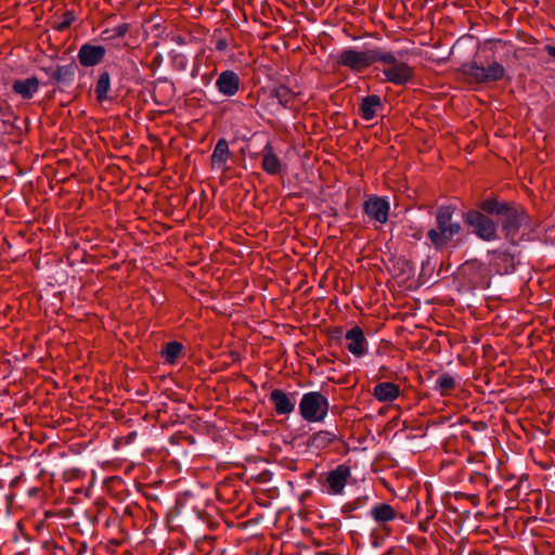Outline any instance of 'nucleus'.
I'll use <instances>...</instances> for the list:
<instances>
[{"mask_svg": "<svg viewBox=\"0 0 555 555\" xmlns=\"http://www.w3.org/2000/svg\"><path fill=\"white\" fill-rule=\"evenodd\" d=\"M507 208L508 206L505 203H500L496 199H487L481 204L482 210L498 216H502L504 212H506Z\"/></svg>", "mask_w": 555, "mask_h": 555, "instance_id": "b1692460", "label": "nucleus"}, {"mask_svg": "<svg viewBox=\"0 0 555 555\" xmlns=\"http://www.w3.org/2000/svg\"><path fill=\"white\" fill-rule=\"evenodd\" d=\"M545 50L550 56L555 57V46H546Z\"/></svg>", "mask_w": 555, "mask_h": 555, "instance_id": "72a5a7b5", "label": "nucleus"}, {"mask_svg": "<svg viewBox=\"0 0 555 555\" xmlns=\"http://www.w3.org/2000/svg\"><path fill=\"white\" fill-rule=\"evenodd\" d=\"M330 409L327 398L319 391L302 395L299 402V413L309 423L322 422Z\"/></svg>", "mask_w": 555, "mask_h": 555, "instance_id": "20e7f679", "label": "nucleus"}, {"mask_svg": "<svg viewBox=\"0 0 555 555\" xmlns=\"http://www.w3.org/2000/svg\"><path fill=\"white\" fill-rule=\"evenodd\" d=\"M105 53L106 51L102 46L85 43L78 51V61L85 67H92L103 61Z\"/></svg>", "mask_w": 555, "mask_h": 555, "instance_id": "9d476101", "label": "nucleus"}, {"mask_svg": "<svg viewBox=\"0 0 555 555\" xmlns=\"http://www.w3.org/2000/svg\"><path fill=\"white\" fill-rule=\"evenodd\" d=\"M382 59L378 50L358 51L353 48L343 50L337 56V63L353 72H361Z\"/></svg>", "mask_w": 555, "mask_h": 555, "instance_id": "39448f33", "label": "nucleus"}, {"mask_svg": "<svg viewBox=\"0 0 555 555\" xmlns=\"http://www.w3.org/2000/svg\"><path fill=\"white\" fill-rule=\"evenodd\" d=\"M216 50L222 52L224 51L227 48H228V41L227 39L224 38H219L217 41H216Z\"/></svg>", "mask_w": 555, "mask_h": 555, "instance_id": "c85d7f7f", "label": "nucleus"}, {"mask_svg": "<svg viewBox=\"0 0 555 555\" xmlns=\"http://www.w3.org/2000/svg\"><path fill=\"white\" fill-rule=\"evenodd\" d=\"M129 31V24L122 23L113 28L104 29L101 34L102 40L111 41L119 38H124Z\"/></svg>", "mask_w": 555, "mask_h": 555, "instance_id": "5701e85b", "label": "nucleus"}, {"mask_svg": "<svg viewBox=\"0 0 555 555\" xmlns=\"http://www.w3.org/2000/svg\"><path fill=\"white\" fill-rule=\"evenodd\" d=\"M395 400H403L400 386L392 382H384V415L398 406V404H392Z\"/></svg>", "mask_w": 555, "mask_h": 555, "instance_id": "dca6fc26", "label": "nucleus"}, {"mask_svg": "<svg viewBox=\"0 0 555 555\" xmlns=\"http://www.w3.org/2000/svg\"><path fill=\"white\" fill-rule=\"evenodd\" d=\"M241 86V79L234 70H223L220 73L216 80V88L219 93L224 96L231 98L235 95Z\"/></svg>", "mask_w": 555, "mask_h": 555, "instance_id": "6e6552de", "label": "nucleus"}, {"mask_svg": "<svg viewBox=\"0 0 555 555\" xmlns=\"http://www.w3.org/2000/svg\"><path fill=\"white\" fill-rule=\"evenodd\" d=\"M380 105V98L378 95H369L362 100L361 116L365 120H371L375 117L376 108Z\"/></svg>", "mask_w": 555, "mask_h": 555, "instance_id": "6ab92c4d", "label": "nucleus"}, {"mask_svg": "<svg viewBox=\"0 0 555 555\" xmlns=\"http://www.w3.org/2000/svg\"><path fill=\"white\" fill-rule=\"evenodd\" d=\"M464 221L473 229V233L480 240L491 242L496 238V224L493 220L478 210H468Z\"/></svg>", "mask_w": 555, "mask_h": 555, "instance_id": "423d86ee", "label": "nucleus"}, {"mask_svg": "<svg viewBox=\"0 0 555 555\" xmlns=\"http://www.w3.org/2000/svg\"><path fill=\"white\" fill-rule=\"evenodd\" d=\"M229 143L225 139H219L214 147L211 154V167L214 169H220L227 171L229 169L228 162L230 159Z\"/></svg>", "mask_w": 555, "mask_h": 555, "instance_id": "ddd939ff", "label": "nucleus"}, {"mask_svg": "<svg viewBox=\"0 0 555 555\" xmlns=\"http://www.w3.org/2000/svg\"><path fill=\"white\" fill-rule=\"evenodd\" d=\"M374 397L378 401H382V384H376L375 385V387H374Z\"/></svg>", "mask_w": 555, "mask_h": 555, "instance_id": "473e14b6", "label": "nucleus"}, {"mask_svg": "<svg viewBox=\"0 0 555 555\" xmlns=\"http://www.w3.org/2000/svg\"><path fill=\"white\" fill-rule=\"evenodd\" d=\"M391 263L390 272L395 278H400L402 281H405L412 276L413 267L406 259H391Z\"/></svg>", "mask_w": 555, "mask_h": 555, "instance_id": "a211bd4d", "label": "nucleus"}, {"mask_svg": "<svg viewBox=\"0 0 555 555\" xmlns=\"http://www.w3.org/2000/svg\"><path fill=\"white\" fill-rule=\"evenodd\" d=\"M383 530H384V534L386 533V526L384 525L383 527Z\"/></svg>", "mask_w": 555, "mask_h": 555, "instance_id": "c9c22d12", "label": "nucleus"}, {"mask_svg": "<svg viewBox=\"0 0 555 555\" xmlns=\"http://www.w3.org/2000/svg\"><path fill=\"white\" fill-rule=\"evenodd\" d=\"M408 49L384 51V77L396 85H404L413 76V68L405 56Z\"/></svg>", "mask_w": 555, "mask_h": 555, "instance_id": "f03ea898", "label": "nucleus"}, {"mask_svg": "<svg viewBox=\"0 0 555 555\" xmlns=\"http://www.w3.org/2000/svg\"><path fill=\"white\" fill-rule=\"evenodd\" d=\"M365 214L369 218L382 222V198L372 197L364 204Z\"/></svg>", "mask_w": 555, "mask_h": 555, "instance_id": "4be33fe9", "label": "nucleus"}, {"mask_svg": "<svg viewBox=\"0 0 555 555\" xmlns=\"http://www.w3.org/2000/svg\"><path fill=\"white\" fill-rule=\"evenodd\" d=\"M399 513L396 506L384 503V522L395 520Z\"/></svg>", "mask_w": 555, "mask_h": 555, "instance_id": "a878e982", "label": "nucleus"}, {"mask_svg": "<svg viewBox=\"0 0 555 555\" xmlns=\"http://www.w3.org/2000/svg\"><path fill=\"white\" fill-rule=\"evenodd\" d=\"M332 439H333V435L327 431H320V433L315 434L313 437V440L315 442L331 441Z\"/></svg>", "mask_w": 555, "mask_h": 555, "instance_id": "bb28decb", "label": "nucleus"}, {"mask_svg": "<svg viewBox=\"0 0 555 555\" xmlns=\"http://www.w3.org/2000/svg\"><path fill=\"white\" fill-rule=\"evenodd\" d=\"M74 21V17L72 13H67L65 18L57 25L59 30H64L65 28L69 27L72 22Z\"/></svg>", "mask_w": 555, "mask_h": 555, "instance_id": "cd10ccee", "label": "nucleus"}, {"mask_svg": "<svg viewBox=\"0 0 555 555\" xmlns=\"http://www.w3.org/2000/svg\"><path fill=\"white\" fill-rule=\"evenodd\" d=\"M454 207L451 205L441 206L436 214L437 227L427 232V238L430 245L436 249L442 250L449 246L454 236L462 231V225L453 221Z\"/></svg>", "mask_w": 555, "mask_h": 555, "instance_id": "f257e3e1", "label": "nucleus"}, {"mask_svg": "<svg viewBox=\"0 0 555 555\" xmlns=\"http://www.w3.org/2000/svg\"><path fill=\"white\" fill-rule=\"evenodd\" d=\"M372 514L376 521H382V504L374 506Z\"/></svg>", "mask_w": 555, "mask_h": 555, "instance_id": "c756f323", "label": "nucleus"}, {"mask_svg": "<svg viewBox=\"0 0 555 555\" xmlns=\"http://www.w3.org/2000/svg\"><path fill=\"white\" fill-rule=\"evenodd\" d=\"M371 543L374 547H377L379 545V537H378V532L376 530H374L371 534Z\"/></svg>", "mask_w": 555, "mask_h": 555, "instance_id": "2f4dec72", "label": "nucleus"}, {"mask_svg": "<svg viewBox=\"0 0 555 555\" xmlns=\"http://www.w3.org/2000/svg\"><path fill=\"white\" fill-rule=\"evenodd\" d=\"M383 205H384V223H385L386 220H387V214H388V211L390 209V203H389V201L387 199L386 196H384Z\"/></svg>", "mask_w": 555, "mask_h": 555, "instance_id": "7c9ffc66", "label": "nucleus"}, {"mask_svg": "<svg viewBox=\"0 0 555 555\" xmlns=\"http://www.w3.org/2000/svg\"><path fill=\"white\" fill-rule=\"evenodd\" d=\"M351 477V468L347 464H339L327 473L323 483V491L330 495H341Z\"/></svg>", "mask_w": 555, "mask_h": 555, "instance_id": "0eeeda50", "label": "nucleus"}, {"mask_svg": "<svg viewBox=\"0 0 555 555\" xmlns=\"http://www.w3.org/2000/svg\"><path fill=\"white\" fill-rule=\"evenodd\" d=\"M454 386L455 378L449 373H443L436 379V389H438L442 395L453 389Z\"/></svg>", "mask_w": 555, "mask_h": 555, "instance_id": "393cba45", "label": "nucleus"}, {"mask_svg": "<svg viewBox=\"0 0 555 555\" xmlns=\"http://www.w3.org/2000/svg\"><path fill=\"white\" fill-rule=\"evenodd\" d=\"M272 95L283 107L291 106L296 98V93L284 85L275 87L272 90Z\"/></svg>", "mask_w": 555, "mask_h": 555, "instance_id": "aec40b11", "label": "nucleus"}, {"mask_svg": "<svg viewBox=\"0 0 555 555\" xmlns=\"http://www.w3.org/2000/svg\"><path fill=\"white\" fill-rule=\"evenodd\" d=\"M111 90V77L107 72L100 74L99 79L95 83L94 94L100 103L109 100L108 92Z\"/></svg>", "mask_w": 555, "mask_h": 555, "instance_id": "f3484780", "label": "nucleus"}, {"mask_svg": "<svg viewBox=\"0 0 555 555\" xmlns=\"http://www.w3.org/2000/svg\"><path fill=\"white\" fill-rule=\"evenodd\" d=\"M40 82L36 77L16 79L12 83V90L23 100H30L39 91Z\"/></svg>", "mask_w": 555, "mask_h": 555, "instance_id": "4468645a", "label": "nucleus"}, {"mask_svg": "<svg viewBox=\"0 0 555 555\" xmlns=\"http://www.w3.org/2000/svg\"><path fill=\"white\" fill-rule=\"evenodd\" d=\"M183 346L178 341H170L162 350V357L166 363L173 364L182 352Z\"/></svg>", "mask_w": 555, "mask_h": 555, "instance_id": "412c9836", "label": "nucleus"}, {"mask_svg": "<svg viewBox=\"0 0 555 555\" xmlns=\"http://www.w3.org/2000/svg\"><path fill=\"white\" fill-rule=\"evenodd\" d=\"M262 169L271 176L278 175L282 170V163L279 156L274 153V149L271 143H267L263 147Z\"/></svg>", "mask_w": 555, "mask_h": 555, "instance_id": "2eb2a0df", "label": "nucleus"}, {"mask_svg": "<svg viewBox=\"0 0 555 555\" xmlns=\"http://www.w3.org/2000/svg\"><path fill=\"white\" fill-rule=\"evenodd\" d=\"M502 217L503 229L505 230L506 235L511 237H513L521 227L527 225L529 221L528 215L511 207L506 209V212H504Z\"/></svg>", "mask_w": 555, "mask_h": 555, "instance_id": "1a4fd4ad", "label": "nucleus"}, {"mask_svg": "<svg viewBox=\"0 0 555 555\" xmlns=\"http://www.w3.org/2000/svg\"><path fill=\"white\" fill-rule=\"evenodd\" d=\"M384 488H387L389 491H392L390 488L387 487L386 482H383Z\"/></svg>", "mask_w": 555, "mask_h": 555, "instance_id": "f704fd0d", "label": "nucleus"}, {"mask_svg": "<svg viewBox=\"0 0 555 555\" xmlns=\"http://www.w3.org/2000/svg\"><path fill=\"white\" fill-rule=\"evenodd\" d=\"M269 400L278 415H288L295 410V401L281 389H273Z\"/></svg>", "mask_w": 555, "mask_h": 555, "instance_id": "f8f14e48", "label": "nucleus"}, {"mask_svg": "<svg viewBox=\"0 0 555 555\" xmlns=\"http://www.w3.org/2000/svg\"><path fill=\"white\" fill-rule=\"evenodd\" d=\"M461 70L469 81L476 83L496 82L506 75L504 65L494 60L488 61L486 64L470 61L463 64Z\"/></svg>", "mask_w": 555, "mask_h": 555, "instance_id": "7ed1b4c3", "label": "nucleus"}, {"mask_svg": "<svg viewBox=\"0 0 555 555\" xmlns=\"http://www.w3.org/2000/svg\"><path fill=\"white\" fill-rule=\"evenodd\" d=\"M346 348L353 356L361 357L366 352V339L359 326L349 330L345 335Z\"/></svg>", "mask_w": 555, "mask_h": 555, "instance_id": "9b49d317", "label": "nucleus"}]
</instances>
